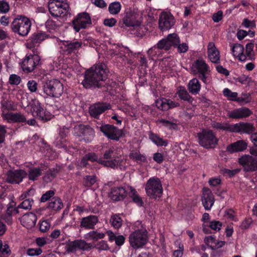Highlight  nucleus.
Listing matches in <instances>:
<instances>
[{"instance_id": "obj_1", "label": "nucleus", "mask_w": 257, "mask_h": 257, "mask_svg": "<svg viewBox=\"0 0 257 257\" xmlns=\"http://www.w3.org/2000/svg\"><path fill=\"white\" fill-rule=\"evenodd\" d=\"M88 161H96L104 166L113 169L119 168L120 170H124L126 167L125 157L122 155L120 150H117L114 147L105 151L103 159H98L96 154L93 153L85 155L81 160L80 166L84 167L87 165Z\"/></svg>"}, {"instance_id": "obj_2", "label": "nucleus", "mask_w": 257, "mask_h": 257, "mask_svg": "<svg viewBox=\"0 0 257 257\" xmlns=\"http://www.w3.org/2000/svg\"><path fill=\"white\" fill-rule=\"evenodd\" d=\"M108 73V70L104 64H98L93 65L85 71L82 84L86 88L98 86L100 81L106 79Z\"/></svg>"}, {"instance_id": "obj_3", "label": "nucleus", "mask_w": 257, "mask_h": 257, "mask_svg": "<svg viewBox=\"0 0 257 257\" xmlns=\"http://www.w3.org/2000/svg\"><path fill=\"white\" fill-rule=\"evenodd\" d=\"M135 231L129 236L130 245L134 248L142 247L147 242V231L146 227L140 221H136L134 224Z\"/></svg>"}, {"instance_id": "obj_4", "label": "nucleus", "mask_w": 257, "mask_h": 257, "mask_svg": "<svg viewBox=\"0 0 257 257\" xmlns=\"http://www.w3.org/2000/svg\"><path fill=\"white\" fill-rule=\"evenodd\" d=\"M31 25V22L28 18L18 15L12 22L11 29L14 33L22 36H26L30 31Z\"/></svg>"}, {"instance_id": "obj_5", "label": "nucleus", "mask_w": 257, "mask_h": 257, "mask_svg": "<svg viewBox=\"0 0 257 257\" xmlns=\"http://www.w3.org/2000/svg\"><path fill=\"white\" fill-rule=\"evenodd\" d=\"M192 71L195 75H198L204 83L208 84L211 82L210 70L205 61L202 59L197 60L192 65Z\"/></svg>"}, {"instance_id": "obj_6", "label": "nucleus", "mask_w": 257, "mask_h": 257, "mask_svg": "<svg viewBox=\"0 0 257 257\" xmlns=\"http://www.w3.org/2000/svg\"><path fill=\"white\" fill-rule=\"evenodd\" d=\"M48 8L53 17L66 18L69 15V6L65 0H50Z\"/></svg>"}, {"instance_id": "obj_7", "label": "nucleus", "mask_w": 257, "mask_h": 257, "mask_svg": "<svg viewBox=\"0 0 257 257\" xmlns=\"http://www.w3.org/2000/svg\"><path fill=\"white\" fill-rule=\"evenodd\" d=\"M27 106L33 116L42 120H49L53 117V115L44 109L37 99H32Z\"/></svg>"}, {"instance_id": "obj_8", "label": "nucleus", "mask_w": 257, "mask_h": 257, "mask_svg": "<svg viewBox=\"0 0 257 257\" xmlns=\"http://www.w3.org/2000/svg\"><path fill=\"white\" fill-rule=\"evenodd\" d=\"M43 92L48 96L58 97L63 92V85L58 79L47 80L43 85Z\"/></svg>"}, {"instance_id": "obj_9", "label": "nucleus", "mask_w": 257, "mask_h": 257, "mask_svg": "<svg viewBox=\"0 0 257 257\" xmlns=\"http://www.w3.org/2000/svg\"><path fill=\"white\" fill-rule=\"evenodd\" d=\"M198 137L200 146L206 149L214 148L218 141L214 133L211 130L202 131L198 134Z\"/></svg>"}, {"instance_id": "obj_10", "label": "nucleus", "mask_w": 257, "mask_h": 257, "mask_svg": "<svg viewBox=\"0 0 257 257\" xmlns=\"http://www.w3.org/2000/svg\"><path fill=\"white\" fill-rule=\"evenodd\" d=\"M145 190L150 197L156 198L160 197L163 192V187L160 180L155 177L150 178L147 182Z\"/></svg>"}, {"instance_id": "obj_11", "label": "nucleus", "mask_w": 257, "mask_h": 257, "mask_svg": "<svg viewBox=\"0 0 257 257\" xmlns=\"http://www.w3.org/2000/svg\"><path fill=\"white\" fill-rule=\"evenodd\" d=\"M142 13L138 10H131L126 13L122 19L123 24L126 27H138L141 23Z\"/></svg>"}, {"instance_id": "obj_12", "label": "nucleus", "mask_w": 257, "mask_h": 257, "mask_svg": "<svg viewBox=\"0 0 257 257\" xmlns=\"http://www.w3.org/2000/svg\"><path fill=\"white\" fill-rule=\"evenodd\" d=\"M100 131L108 139L118 141L122 135V131L110 124H104L100 127Z\"/></svg>"}, {"instance_id": "obj_13", "label": "nucleus", "mask_w": 257, "mask_h": 257, "mask_svg": "<svg viewBox=\"0 0 257 257\" xmlns=\"http://www.w3.org/2000/svg\"><path fill=\"white\" fill-rule=\"evenodd\" d=\"M90 24V17L86 13L79 14L72 22L73 28L76 32H78L82 29L86 28Z\"/></svg>"}, {"instance_id": "obj_14", "label": "nucleus", "mask_w": 257, "mask_h": 257, "mask_svg": "<svg viewBox=\"0 0 257 257\" xmlns=\"http://www.w3.org/2000/svg\"><path fill=\"white\" fill-rule=\"evenodd\" d=\"M180 42L179 37L176 34H169L167 38L163 39L158 43V46L161 49L165 50L170 49L171 47H176Z\"/></svg>"}, {"instance_id": "obj_15", "label": "nucleus", "mask_w": 257, "mask_h": 257, "mask_svg": "<svg viewBox=\"0 0 257 257\" xmlns=\"http://www.w3.org/2000/svg\"><path fill=\"white\" fill-rule=\"evenodd\" d=\"M175 24L173 15L168 12L162 13L159 17V26L162 31L169 30Z\"/></svg>"}, {"instance_id": "obj_16", "label": "nucleus", "mask_w": 257, "mask_h": 257, "mask_svg": "<svg viewBox=\"0 0 257 257\" xmlns=\"http://www.w3.org/2000/svg\"><path fill=\"white\" fill-rule=\"evenodd\" d=\"M40 58L37 55L26 56L22 63L23 70L27 72L32 71L39 64Z\"/></svg>"}, {"instance_id": "obj_17", "label": "nucleus", "mask_w": 257, "mask_h": 257, "mask_svg": "<svg viewBox=\"0 0 257 257\" xmlns=\"http://www.w3.org/2000/svg\"><path fill=\"white\" fill-rule=\"evenodd\" d=\"M239 163L247 171L257 170V158L245 155L239 158Z\"/></svg>"}, {"instance_id": "obj_18", "label": "nucleus", "mask_w": 257, "mask_h": 257, "mask_svg": "<svg viewBox=\"0 0 257 257\" xmlns=\"http://www.w3.org/2000/svg\"><path fill=\"white\" fill-rule=\"evenodd\" d=\"M27 176V173L22 170H10L7 174L6 180L11 184H19Z\"/></svg>"}, {"instance_id": "obj_19", "label": "nucleus", "mask_w": 257, "mask_h": 257, "mask_svg": "<svg viewBox=\"0 0 257 257\" xmlns=\"http://www.w3.org/2000/svg\"><path fill=\"white\" fill-rule=\"evenodd\" d=\"M130 186L114 187L112 188L110 193V198L114 201H119L123 199L126 195L129 194L130 190L128 188Z\"/></svg>"}, {"instance_id": "obj_20", "label": "nucleus", "mask_w": 257, "mask_h": 257, "mask_svg": "<svg viewBox=\"0 0 257 257\" xmlns=\"http://www.w3.org/2000/svg\"><path fill=\"white\" fill-rule=\"evenodd\" d=\"M156 106L158 108L162 110H167L169 109L179 106V103L171 99L160 98L155 101Z\"/></svg>"}, {"instance_id": "obj_21", "label": "nucleus", "mask_w": 257, "mask_h": 257, "mask_svg": "<svg viewBox=\"0 0 257 257\" xmlns=\"http://www.w3.org/2000/svg\"><path fill=\"white\" fill-rule=\"evenodd\" d=\"M202 202L206 210H210L214 204L213 195L208 188H205L203 189Z\"/></svg>"}, {"instance_id": "obj_22", "label": "nucleus", "mask_w": 257, "mask_h": 257, "mask_svg": "<svg viewBox=\"0 0 257 257\" xmlns=\"http://www.w3.org/2000/svg\"><path fill=\"white\" fill-rule=\"evenodd\" d=\"M59 45L63 51L70 53L80 48L82 43L79 41H62L59 42Z\"/></svg>"}, {"instance_id": "obj_23", "label": "nucleus", "mask_w": 257, "mask_h": 257, "mask_svg": "<svg viewBox=\"0 0 257 257\" xmlns=\"http://www.w3.org/2000/svg\"><path fill=\"white\" fill-rule=\"evenodd\" d=\"M37 220L36 215L32 212L24 215L21 218V224L27 229H31L35 226Z\"/></svg>"}, {"instance_id": "obj_24", "label": "nucleus", "mask_w": 257, "mask_h": 257, "mask_svg": "<svg viewBox=\"0 0 257 257\" xmlns=\"http://www.w3.org/2000/svg\"><path fill=\"white\" fill-rule=\"evenodd\" d=\"M91 248L90 244L82 240L70 242L67 246V251L71 252L75 251L78 249L88 250Z\"/></svg>"}, {"instance_id": "obj_25", "label": "nucleus", "mask_w": 257, "mask_h": 257, "mask_svg": "<svg viewBox=\"0 0 257 257\" xmlns=\"http://www.w3.org/2000/svg\"><path fill=\"white\" fill-rule=\"evenodd\" d=\"M207 55L209 60L214 63H218L220 61L219 52L216 47L215 44L210 42L207 46Z\"/></svg>"}, {"instance_id": "obj_26", "label": "nucleus", "mask_w": 257, "mask_h": 257, "mask_svg": "<svg viewBox=\"0 0 257 257\" xmlns=\"http://www.w3.org/2000/svg\"><path fill=\"white\" fill-rule=\"evenodd\" d=\"M109 108V105L104 103H95L89 107V113L93 117H97L105 110Z\"/></svg>"}, {"instance_id": "obj_27", "label": "nucleus", "mask_w": 257, "mask_h": 257, "mask_svg": "<svg viewBox=\"0 0 257 257\" xmlns=\"http://www.w3.org/2000/svg\"><path fill=\"white\" fill-rule=\"evenodd\" d=\"M250 114L251 111L248 108L242 107L228 112V116L230 118L237 119L247 117Z\"/></svg>"}, {"instance_id": "obj_28", "label": "nucleus", "mask_w": 257, "mask_h": 257, "mask_svg": "<svg viewBox=\"0 0 257 257\" xmlns=\"http://www.w3.org/2000/svg\"><path fill=\"white\" fill-rule=\"evenodd\" d=\"M157 123L161 127H165L170 130H176L178 121L177 119L169 117L167 119L162 118L157 120Z\"/></svg>"}, {"instance_id": "obj_29", "label": "nucleus", "mask_w": 257, "mask_h": 257, "mask_svg": "<svg viewBox=\"0 0 257 257\" xmlns=\"http://www.w3.org/2000/svg\"><path fill=\"white\" fill-rule=\"evenodd\" d=\"M3 118L8 122H23L26 121V117L21 113L10 112L9 113H4Z\"/></svg>"}, {"instance_id": "obj_30", "label": "nucleus", "mask_w": 257, "mask_h": 257, "mask_svg": "<svg viewBox=\"0 0 257 257\" xmlns=\"http://www.w3.org/2000/svg\"><path fill=\"white\" fill-rule=\"evenodd\" d=\"M48 38V36L44 32H40L34 34L27 43V46L32 48L37 44L40 43Z\"/></svg>"}, {"instance_id": "obj_31", "label": "nucleus", "mask_w": 257, "mask_h": 257, "mask_svg": "<svg viewBox=\"0 0 257 257\" xmlns=\"http://www.w3.org/2000/svg\"><path fill=\"white\" fill-rule=\"evenodd\" d=\"M233 56L240 61L246 60V55L244 54V48L239 44H235L231 47Z\"/></svg>"}, {"instance_id": "obj_32", "label": "nucleus", "mask_w": 257, "mask_h": 257, "mask_svg": "<svg viewBox=\"0 0 257 257\" xmlns=\"http://www.w3.org/2000/svg\"><path fill=\"white\" fill-rule=\"evenodd\" d=\"M246 147L247 143L243 140H240L228 145L226 150L228 152L233 153L242 151L246 149Z\"/></svg>"}, {"instance_id": "obj_33", "label": "nucleus", "mask_w": 257, "mask_h": 257, "mask_svg": "<svg viewBox=\"0 0 257 257\" xmlns=\"http://www.w3.org/2000/svg\"><path fill=\"white\" fill-rule=\"evenodd\" d=\"M98 222V218L96 216L90 215L82 218L80 226L86 229H92Z\"/></svg>"}, {"instance_id": "obj_34", "label": "nucleus", "mask_w": 257, "mask_h": 257, "mask_svg": "<svg viewBox=\"0 0 257 257\" xmlns=\"http://www.w3.org/2000/svg\"><path fill=\"white\" fill-rule=\"evenodd\" d=\"M188 88L190 93L196 94L200 90L201 84L197 78H193L189 81Z\"/></svg>"}, {"instance_id": "obj_35", "label": "nucleus", "mask_w": 257, "mask_h": 257, "mask_svg": "<svg viewBox=\"0 0 257 257\" xmlns=\"http://www.w3.org/2000/svg\"><path fill=\"white\" fill-rule=\"evenodd\" d=\"M105 234L97 231H91L84 235V238L87 240H97L104 237Z\"/></svg>"}, {"instance_id": "obj_36", "label": "nucleus", "mask_w": 257, "mask_h": 257, "mask_svg": "<svg viewBox=\"0 0 257 257\" xmlns=\"http://www.w3.org/2000/svg\"><path fill=\"white\" fill-rule=\"evenodd\" d=\"M82 135V139L85 142H89L93 139L94 131L91 127L85 125L84 131Z\"/></svg>"}, {"instance_id": "obj_37", "label": "nucleus", "mask_w": 257, "mask_h": 257, "mask_svg": "<svg viewBox=\"0 0 257 257\" xmlns=\"http://www.w3.org/2000/svg\"><path fill=\"white\" fill-rule=\"evenodd\" d=\"M67 130L65 129L61 130L59 133V138H58L56 141V146L59 148H64L66 150V145L64 144L65 142V138L67 134Z\"/></svg>"}, {"instance_id": "obj_38", "label": "nucleus", "mask_w": 257, "mask_h": 257, "mask_svg": "<svg viewBox=\"0 0 257 257\" xmlns=\"http://www.w3.org/2000/svg\"><path fill=\"white\" fill-rule=\"evenodd\" d=\"M177 94L180 99L191 102L193 98L190 96L186 88L183 86H180L177 89Z\"/></svg>"}, {"instance_id": "obj_39", "label": "nucleus", "mask_w": 257, "mask_h": 257, "mask_svg": "<svg viewBox=\"0 0 257 257\" xmlns=\"http://www.w3.org/2000/svg\"><path fill=\"white\" fill-rule=\"evenodd\" d=\"M63 207V203L61 199L58 197H54L49 202L48 207L54 210H58Z\"/></svg>"}, {"instance_id": "obj_40", "label": "nucleus", "mask_w": 257, "mask_h": 257, "mask_svg": "<svg viewBox=\"0 0 257 257\" xmlns=\"http://www.w3.org/2000/svg\"><path fill=\"white\" fill-rule=\"evenodd\" d=\"M150 139L157 146H167L168 142L163 140L157 135L151 134L149 137Z\"/></svg>"}, {"instance_id": "obj_41", "label": "nucleus", "mask_w": 257, "mask_h": 257, "mask_svg": "<svg viewBox=\"0 0 257 257\" xmlns=\"http://www.w3.org/2000/svg\"><path fill=\"white\" fill-rule=\"evenodd\" d=\"M130 158L137 162H145L146 161V157L140 154L138 151H133L130 154Z\"/></svg>"}, {"instance_id": "obj_42", "label": "nucleus", "mask_w": 257, "mask_h": 257, "mask_svg": "<svg viewBox=\"0 0 257 257\" xmlns=\"http://www.w3.org/2000/svg\"><path fill=\"white\" fill-rule=\"evenodd\" d=\"M2 105V117L4 116V113H9L10 112L9 111L14 109L13 103L11 101L8 100H3L1 102Z\"/></svg>"}, {"instance_id": "obj_43", "label": "nucleus", "mask_w": 257, "mask_h": 257, "mask_svg": "<svg viewBox=\"0 0 257 257\" xmlns=\"http://www.w3.org/2000/svg\"><path fill=\"white\" fill-rule=\"evenodd\" d=\"M121 6L119 2H115L109 4L108 7V11L111 15H116L120 11Z\"/></svg>"}, {"instance_id": "obj_44", "label": "nucleus", "mask_w": 257, "mask_h": 257, "mask_svg": "<svg viewBox=\"0 0 257 257\" xmlns=\"http://www.w3.org/2000/svg\"><path fill=\"white\" fill-rule=\"evenodd\" d=\"M128 190H130L128 195L132 198L134 202H135L138 206H142L143 201L141 198L136 193L135 189L132 187H128Z\"/></svg>"}, {"instance_id": "obj_45", "label": "nucleus", "mask_w": 257, "mask_h": 257, "mask_svg": "<svg viewBox=\"0 0 257 257\" xmlns=\"http://www.w3.org/2000/svg\"><path fill=\"white\" fill-rule=\"evenodd\" d=\"M42 175V170L39 168H33L29 170L28 177L30 180L34 181Z\"/></svg>"}, {"instance_id": "obj_46", "label": "nucleus", "mask_w": 257, "mask_h": 257, "mask_svg": "<svg viewBox=\"0 0 257 257\" xmlns=\"http://www.w3.org/2000/svg\"><path fill=\"white\" fill-rule=\"evenodd\" d=\"M111 225L115 228L118 229L122 225V219L117 215H112L110 219Z\"/></svg>"}, {"instance_id": "obj_47", "label": "nucleus", "mask_w": 257, "mask_h": 257, "mask_svg": "<svg viewBox=\"0 0 257 257\" xmlns=\"http://www.w3.org/2000/svg\"><path fill=\"white\" fill-rule=\"evenodd\" d=\"M245 48L246 60L247 58L251 60L254 59L253 44L252 43H247L246 45Z\"/></svg>"}, {"instance_id": "obj_48", "label": "nucleus", "mask_w": 257, "mask_h": 257, "mask_svg": "<svg viewBox=\"0 0 257 257\" xmlns=\"http://www.w3.org/2000/svg\"><path fill=\"white\" fill-rule=\"evenodd\" d=\"M223 95L227 98L229 100L235 101L236 99V97L238 94L235 92H232L230 89L227 88H224L223 90Z\"/></svg>"}, {"instance_id": "obj_49", "label": "nucleus", "mask_w": 257, "mask_h": 257, "mask_svg": "<svg viewBox=\"0 0 257 257\" xmlns=\"http://www.w3.org/2000/svg\"><path fill=\"white\" fill-rule=\"evenodd\" d=\"M33 201L30 198L25 199L17 207V209L22 208L25 210L30 209L31 208Z\"/></svg>"}, {"instance_id": "obj_50", "label": "nucleus", "mask_w": 257, "mask_h": 257, "mask_svg": "<svg viewBox=\"0 0 257 257\" xmlns=\"http://www.w3.org/2000/svg\"><path fill=\"white\" fill-rule=\"evenodd\" d=\"M253 131L252 124L247 123H241V133L249 134Z\"/></svg>"}, {"instance_id": "obj_51", "label": "nucleus", "mask_w": 257, "mask_h": 257, "mask_svg": "<svg viewBox=\"0 0 257 257\" xmlns=\"http://www.w3.org/2000/svg\"><path fill=\"white\" fill-rule=\"evenodd\" d=\"M42 253V250L40 247L29 248L27 250V254L31 256H38Z\"/></svg>"}, {"instance_id": "obj_52", "label": "nucleus", "mask_w": 257, "mask_h": 257, "mask_svg": "<svg viewBox=\"0 0 257 257\" xmlns=\"http://www.w3.org/2000/svg\"><path fill=\"white\" fill-rule=\"evenodd\" d=\"M161 49L158 47L157 45L154 46V47L150 48L148 51V55L150 57L152 58V59H153L154 57H155L156 56H158L160 54V50Z\"/></svg>"}, {"instance_id": "obj_53", "label": "nucleus", "mask_w": 257, "mask_h": 257, "mask_svg": "<svg viewBox=\"0 0 257 257\" xmlns=\"http://www.w3.org/2000/svg\"><path fill=\"white\" fill-rule=\"evenodd\" d=\"M212 126L213 127L216 129L228 131V123L226 122L220 123L213 121L212 122Z\"/></svg>"}, {"instance_id": "obj_54", "label": "nucleus", "mask_w": 257, "mask_h": 257, "mask_svg": "<svg viewBox=\"0 0 257 257\" xmlns=\"http://www.w3.org/2000/svg\"><path fill=\"white\" fill-rule=\"evenodd\" d=\"M85 125L83 124H78L74 126L73 133L74 135L77 137H81L84 131Z\"/></svg>"}, {"instance_id": "obj_55", "label": "nucleus", "mask_w": 257, "mask_h": 257, "mask_svg": "<svg viewBox=\"0 0 257 257\" xmlns=\"http://www.w3.org/2000/svg\"><path fill=\"white\" fill-rule=\"evenodd\" d=\"M11 252V251L9 245L6 243H3V241L0 240V254H10Z\"/></svg>"}, {"instance_id": "obj_56", "label": "nucleus", "mask_w": 257, "mask_h": 257, "mask_svg": "<svg viewBox=\"0 0 257 257\" xmlns=\"http://www.w3.org/2000/svg\"><path fill=\"white\" fill-rule=\"evenodd\" d=\"M10 10V5L8 2L3 0L0 1V13L6 14Z\"/></svg>"}, {"instance_id": "obj_57", "label": "nucleus", "mask_w": 257, "mask_h": 257, "mask_svg": "<svg viewBox=\"0 0 257 257\" xmlns=\"http://www.w3.org/2000/svg\"><path fill=\"white\" fill-rule=\"evenodd\" d=\"M241 123L233 124L228 123V131L230 132L241 133Z\"/></svg>"}, {"instance_id": "obj_58", "label": "nucleus", "mask_w": 257, "mask_h": 257, "mask_svg": "<svg viewBox=\"0 0 257 257\" xmlns=\"http://www.w3.org/2000/svg\"><path fill=\"white\" fill-rule=\"evenodd\" d=\"M21 77L16 74H11L9 77V83L11 85H18L21 82Z\"/></svg>"}, {"instance_id": "obj_59", "label": "nucleus", "mask_w": 257, "mask_h": 257, "mask_svg": "<svg viewBox=\"0 0 257 257\" xmlns=\"http://www.w3.org/2000/svg\"><path fill=\"white\" fill-rule=\"evenodd\" d=\"M29 90L31 92H35L37 90V83L33 80H29L27 84Z\"/></svg>"}, {"instance_id": "obj_60", "label": "nucleus", "mask_w": 257, "mask_h": 257, "mask_svg": "<svg viewBox=\"0 0 257 257\" xmlns=\"http://www.w3.org/2000/svg\"><path fill=\"white\" fill-rule=\"evenodd\" d=\"M50 223L47 220H43L40 223V230L41 232H45L50 228Z\"/></svg>"}, {"instance_id": "obj_61", "label": "nucleus", "mask_w": 257, "mask_h": 257, "mask_svg": "<svg viewBox=\"0 0 257 257\" xmlns=\"http://www.w3.org/2000/svg\"><path fill=\"white\" fill-rule=\"evenodd\" d=\"M209 226L212 229L219 231L222 226V223L219 221L214 220L209 223Z\"/></svg>"}, {"instance_id": "obj_62", "label": "nucleus", "mask_w": 257, "mask_h": 257, "mask_svg": "<svg viewBox=\"0 0 257 257\" xmlns=\"http://www.w3.org/2000/svg\"><path fill=\"white\" fill-rule=\"evenodd\" d=\"M176 47L177 48L178 52L180 53L186 52L189 49L188 45L186 43L180 44L178 43Z\"/></svg>"}, {"instance_id": "obj_63", "label": "nucleus", "mask_w": 257, "mask_h": 257, "mask_svg": "<svg viewBox=\"0 0 257 257\" xmlns=\"http://www.w3.org/2000/svg\"><path fill=\"white\" fill-rule=\"evenodd\" d=\"M95 247L99 250H106L108 249V245L107 242L104 240H101L97 243Z\"/></svg>"}, {"instance_id": "obj_64", "label": "nucleus", "mask_w": 257, "mask_h": 257, "mask_svg": "<svg viewBox=\"0 0 257 257\" xmlns=\"http://www.w3.org/2000/svg\"><path fill=\"white\" fill-rule=\"evenodd\" d=\"M242 25L246 28L253 29L255 27V22L250 21L247 19H243Z\"/></svg>"}]
</instances>
